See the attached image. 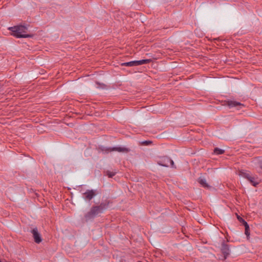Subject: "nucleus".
<instances>
[{
	"label": "nucleus",
	"mask_w": 262,
	"mask_h": 262,
	"mask_svg": "<svg viewBox=\"0 0 262 262\" xmlns=\"http://www.w3.org/2000/svg\"><path fill=\"white\" fill-rule=\"evenodd\" d=\"M11 35L17 38H27L30 35L27 34V28L24 26H16L9 28Z\"/></svg>",
	"instance_id": "f257e3e1"
},
{
	"label": "nucleus",
	"mask_w": 262,
	"mask_h": 262,
	"mask_svg": "<svg viewBox=\"0 0 262 262\" xmlns=\"http://www.w3.org/2000/svg\"><path fill=\"white\" fill-rule=\"evenodd\" d=\"M104 210V207L102 205L95 206L91 208L90 211L85 215V218L86 220H90L94 219L98 214L102 213Z\"/></svg>",
	"instance_id": "f03ea898"
},
{
	"label": "nucleus",
	"mask_w": 262,
	"mask_h": 262,
	"mask_svg": "<svg viewBox=\"0 0 262 262\" xmlns=\"http://www.w3.org/2000/svg\"><path fill=\"white\" fill-rule=\"evenodd\" d=\"M239 175L247 179L249 182L254 186H256L259 183V179L256 177L252 175L249 172L241 171Z\"/></svg>",
	"instance_id": "7ed1b4c3"
},
{
	"label": "nucleus",
	"mask_w": 262,
	"mask_h": 262,
	"mask_svg": "<svg viewBox=\"0 0 262 262\" xmlns=\"http://www.w3.org/2000/svg\"><path fill=\"white\" fill-rule=\"evenodd\" d=\"M100 150L103 153H108L111 151H118V152H127L128 151V149L124 147H100Z\"/></svg>",
	"instance_id": "20e7f679"
},
{
	"label": "nucleus",
	"mask_w": 262,
	"mask_h": 262,
	"mask_svg": "<svg viewBox=\"0 0 262 262\" xmlns=\"http://www.w3.org/2000/svg\"><path fill=\"white\" fill-rule=\"evenodd\" d=\"M158 164L163 167L171 166L174 167V162L169 158L167 157H163L161 158L158 161Z\"/></svg>",
	"instance_id": "39448f33"
},
{
	"label": "nucleus",
	"mask_w": 262,
	"mask_h": 262,
	"mask_svg": "<svg viewBox=\"0 0 262 262\" xmlns=\"http://www.w3.org/2000/svg\"><path fill=\"white\" fill-rule=\"evenodd\" d=\"M147 62V59H143L140 60H134L131 61L129 62H124L122 63V65L123 66H128V67H135L139 65H141Z\"/></svg>",
	"instance_id": "423d86ee"
},
{
	"label": "nucleus",
	"mask_w": 262,
	"mask_h": 262,
	"mask_svg": "<svg viewBox=\"0 0 262 262\" xmlns=\"http://www.w3.org/2000/svg\"><path fill=\"white\" fill-rule=\"evenodd\" d=\"M33 238L35 243L39 244L42 241V238L40 233L38 232V230L36 228L32 229L31 231Z\"/></svg>",
	"instance_id": "0eeeda50"
},
{
	"label": "nucleus",
	"mask_w": 262,
	"mask_h": 262,
	"mask_svg": "<svg viewBox=\"0 0 262 262\" xmlns=\"http://www.w3.org/2000/svg\"><path fill=\"white\" fill-rule=\"evenodd\" d=\"M96 194L95 191L93 190H87L83 194V198L85 200H92L95 196Z\"/></svg>",
	"instance_id": "6e6552de"
},
{
	"label": "nucleus",
	"mask_w": 262,
	"mask_h": 262,
	"mask_svg": "<svg viewBox=\"0 0 262 262\" xmlns=\"http://www.w3.org/2000/svg\"><path fill=\"white\" fill-rule=\"evenodd\" d=\"M221 251L224 255V259H226L230 253L228 246L226 244H223L222 245Z\"/></svg>",
	"instance_id": "1a4fd4ad"
},
{
	"label": "nucleus",
	"mask_w": 262,
	"mask_h": 262,
	"mask_svg": "<svg viewBox=\"0 0 262 262\" xmlns=\"http://www.w3.org/2000/svg\"><path fill=\"white\" fill-rule=\"evenodd\" d=\"M228 105L230 108L236 107L237 109H239L241 108V106H243V104L239 102L234 100H230L228 101Z\"/></svg>",
	"instance_id": "9d476101"
},
{
	"label": "nucleus",
	"mask_w": 262,
	"mask_h": 262,
	"mask_svg": "<svg viewBox=\"0 0 262 262\" xmlns=\"http://www.w3.org/2000/svg\"><path fill=\"white\" fill-rule=\"evenodd\" d=\"M253 163L255 164L257 167H259L261 171L259 172H262V157H258L255 158L253 160Z\"/></svg>",
	"instance_id": "9b49d317"
},
{
	"label": "nucleus",
	"mask_w": 262,
	"mask_h": 262,
	"mask_svg": "<svg viewBox=\"0 0 262 262\" xmlns=\"http://www.w3.org/2000/svg\"><path fill=\"white\" fill-rule=\"evenodd\" d=\"M198 182L203 187L205 188L209 187V185L207 183L206 180L204 178L200 177L198 180Z\"/></svg>",
	"instance_id": "f8f14e48"
},
{
	"label": "nucleus",
	"mask_w": 262,
	"mask_h": 262,
	"mask_svg": "<svg viewBox=\"0 0 262 262\" xmlns=\"http://www.w3.org/2000/svg\"><path fill=\"white\" fill-rule=\"evenodd\" d=\"M224 152V150L221 148L216 147L214 149V153L216 155H221Z\"/></svg>",
	"instance_id": "ddd939ff"
},
{
	"label": "nucleus",
	"mask_w": 262,
	"mask_h": 262,
	"mask_svg": "<svg viewBox=\"0 0 262 262\" xmlns=\"http://www.w3.org/2000/svg\"><path fill=\"white\" fill-rule=\"evenodd\" d=\"M243 222H244V226L245 227V234L247 235H249V225H248V223L245 220H243Z\"/></svg>",
	"instance_id": "4468645a"
},
{
	"label": "nucleus",
	"mask_w": 262,
	"mask_h": 262,
	"mask_svg": "<svg viewBox=\"0 0 262 262\" xmlns=\"http://www.w3.org/2000/svg\"><path fill=\"white\" fill-rule=\"evenodd\" d=\"M115 174V172H107V175L110 178L113 177Z\"/></svg>",
	"instance_id": "2eb2a0df"
},
{
	"label": "nucleus",
	"mask_w": 262,
	"mask_h": 262,
	"mask_svg": "<svg viewBox=\"0 0 262 262\" xmlns=\"http://www.w3.org/2000/svg\"><path fill=\"white\" fill-rule=\"evenodd\" d=\"M238 220H239L241 222H242V223H243V224L244 225V222H243V220H243L242 218H241H241L238 217Z\"/></svg>",
	"instance_id": "dca6fc26"
},
{
	"label": "nucleus",
	"mask_w": 262,
	"mask_h": 262,
	"mask_svg": "<svg viewBox=\"0 0 262 262\" xmlns=\"http://www.w3.org/2000/svg\"><path fill=\"white\" fill-rule=\"evenodd\" d=\"M142 144H144L146 145H147V140H145V141H143Z\"/></svg>",
	"instance_id": "f3484780"
},
{
	"label": "nucleus",
	"mask_w": 262,
	"mask_h": 262,
	"mask_svg": "<svg viewBox=\"0 0 262 262\" xmlns=\"http://www.w3.org/2000/svg\"><path fill=\"white\" fill-rule=\"evenodd\" d=\"M148 146H149L152 143V142L150 140H148Z\"/></svg>",
	"instance_id": "a211bd4d"
},
{
	"label": "nucleus",
	"mask_w": 262,
	"mask_h": 262,
	"mask_svg": "<svg viewBox=\"0 0 262 262\" xmlns=\"http://www.w3.org/2000/svg\"><path fill=\"white\" fill-rule=\"evenodd\" d=\"M151 110H152V108H151V106H150V107H149V106H148V111H151Z\"/></svg>",
	"instance_id": "6ab92c4d"
}]
</instances>
